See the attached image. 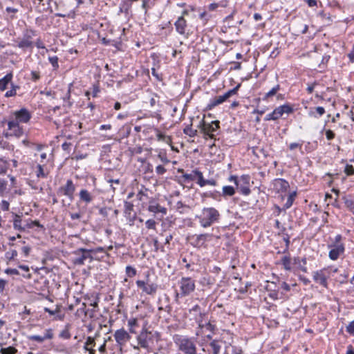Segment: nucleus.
<instances>
[{
  "label": "nucleus",
  "mask_w": 354,
  "mask_h": 354,
  "mask_svg": "<svg viewBox=\"0 0 354 354\" xmlns=\"http://www.w3.org/2000/svg\"><path fill=\"white\" fill-rule=\"evenodd\" d=\"M0 351L1 354H15L17 351L13 346H8L6 348H1Z\"/></svg>",
  "instance_id": "nucleus-37"
},
{
  "label": "nucleus",
  "mask_w": 354,
  "mask_h": 354,
  "mask_svg": "<svg viewBox=\"0 0 354 354\" xmlns=\"http://www.w3.org/2000/svg\"><path fill=\"white\" fill-rule=\"evenodd\" d=\"M198 326L201 328H205L207 330L212 331V332L214 331L215 329V326L213 324H212L210 322H207L205 324H203L201 322H198Z\"/></svg>",
  "instance_id": "nucleus-43"
},
{
  "label": "nucleus",
  "mask_w": 354,
  "mask_h": 354,
  "mask_svg": "<svg viewBox=\"0 0 354 354\" xmlns=\"http://www.w3.org/2000/svg\"><path fill=\"white\" fill-rule=\"evenodd\" d=\"M48 60L50 63L52 64L54 69H57L59 68L58 57L57 56L50 57L48 58Z\"/></svg>",
  "instance_id": "nucleus-45"
},
{
  "label": "nucleus",
  "mask_w": 354,
  "mask_h": 354,
  "mask_svg": "<svg viewBox=\"0 0 354 354\" xmlns=\"http://www.w3.org/2000/svg\"><path fill=\"white\" fill-rule=\"evenodd\" d=\"M192 125L190 126H187L184 130H183V132L184 133H185L186 135L189 136V137H194L197 135V130L196 129H193L191 127Z\"/></svg>",
  "instance_id": "nucleus-34"
},
{
  "label": "nucleus",
  "mask_w": 354,
  "mask_h": 354,
  "mask_svg": "<svg viewBox=\"0 0 354 354\" xmlns=\"http://www.w3.org/2000/svg\"><path fill=\"white\" fill-rule=\"evenodd\" d=\"M344 172L348 176L354 175V167L351 165H346L345 166Z\"/></svg>",
  "instance_id": "nucleus-48"
},
{
  "label": "nucleus",
  "mask_w": 354,
  "mask_h": 354,
  "mask_svg": "<svg viewBox=\"0 0 354 354\" xmlns=\"http://www.w3.org/2000/svg\"><path fill=\"white\" fill-rule=\"evenodd\" d=\"M158 102V96L155 93H151L149 97V103L151 107L154 106Z\"/></svg>",
  "instance_id": "nucleus-41"
},
{
  "label": "nucleus",
  "mask_w": 354,
  "mask_h": 354,
  "mask_svg": "<svg viewBox=\"0 0 354 354\" xmlns=\"http://www.w3.org/2000/svg\"><path fill=\"white\" fill-rule=\"evenodd\" d=\"M326 136L328 140H330L335 138V133L330 129H328L326 131Z\"/></svg>",
  "instance_id": "nucleus-56"
},
{
  "label": "nucleus",
  "mask_w": 354,
  "mask_h": 354,
  "mask_svg": "<svg viewBox=\"0 0 354 354\" xmlns=\"http://www.w3.org/2000/svg\"><path fill=\"white\" fill-rule=\"evenodd\" d=\"M44 310H45V312L48 313L50 315H55V314L59 313V309L58 308H57L55 310H53L48 308H44Z\"/></svg>",
  "instance_id": "nucleus-60"
},
{
  "label": "nucleus",
  "mask_w": 354,
  "mask_h": 354,
  "mask_svg": "<svg viewBox=\"0 0 354 354\" xmlns=\"http://www.w3.org/2000/svg\"><path fill=\"white\" fill-rule=\"evenodd\" d=\"M79 252L82 253L81 256L75 259L73 261L74 263L77 265H83L87 259H90L91 260L93 259L90 254L91 250H89L80 248L75 252L77 254Z\"/></svg>",
  "instance_id": "nucleus-17"
},
{
  "label": "nucleus",
  "mask_w": 354,
  "mask_h": 354,
  "mask_svg": "<svg viewBox=\"0 0 354 354\" xmlns=\"http://www.w3.org/2000/svg\"><path fill=\"white\" fill-rule=\"evenodd\" d=\"M180 291L176 292V297H183L189 295L195 289V282L190 277H183L178 282Z\"/></svg>",
  "instance_id": "nucleus-4"
},
{
  "label": "nucleus",
  "mask_w": 354,
  "mask_h": 354,
  "mask_svg": "<svg viewBox=\"0 0 354 354\" xmlns=\"http://www.w3.org/2000/svg\"><path fill=\"white\" fill-rule=\"evenodd\" d=\"M70 216L72 220H77L82 217V214L80 213H71Z\"/></svg>",
  "instance_id": "nucleus-61"
},
{
  "label": "nucleus",
  "mask_w": 354,
  "mask_h": 354,
  "mask_svg": "<svg viewBox=\"0 0 354 354\" xmlns=\"http://www.w3.org/2000/svg\"><path fill=\"white\" fill-rule=\"evenodd\" d=\"M330 277V272L328 268H323L313 273V280L322 286L328 288V279Z\"/></svg>",
  "instance_id": "nucleus-7"
},
{
  "label": "nucleus",
  "mask_w": 354,
  "mask_h": 354,
  "mask_svg": "<svg viewBox=\"0 0 354 354\" xmlns=\"http://www.w3.org/2000/svg\"><path fill=\"white\" fill-rule=\"evenodd\" d=\"M21 219L20 216H16V218H15L14 223H13L15 229H17V230L22 229V227H21Z\"/></svg>",
  "instance_id": "nucleus-49"
},
{
  "label": "nucleus",
  "mask_w": 354,
  "mask_h": 354,
  "mask_svg": "<svg viewBox=\"0 0 354 354\" xmlns=\"http://www.w3.org/2000/svg\"><path fill=\"white\" fill-rule=\"evenodd\" d=\"M79 195L80 200L86 203H89L93 201V196L86 189L80 190Z\"/></svg>",
  "instance_id": "nucleus-22"
},
{
  "label": "nucleus",
  "mask_w": 354,
  "mask_h": 354,
  "mask_svg": "<svg viewBox=\"0 0 354 354\" xmlns=\"http://www.w3.org/2000/svg\"><path fill=\"white\" fill-rule=\"evenodd\" d=\"M346 331L350 334L354 333V320L351 322L346 326Z\"/></svg>",
  "instance_id": "nucleus-54"
},
{
  "label": "nucleus",
  "mask_w": 354,
  "mask_h": 354,
  "mask_svg": "<svg viewBox=\"0 0 354 354\" xmlns=\"http://www.w3.org/2000/svg\"><path fill=\"white\" fill-rule=\"evenodd\" d=\"M17 256V252L16 250H12L10 251V252H8L6 253V257L10 260L14 259Z\"/></svg>",
  "instance_id": "nucleus-52"
},
{
  "label": "nucleus",
  "mask_w": 354,
  "mask_h": 354,
  "mask_svg": "<svg viewBox=\"0 0 354 354\" xmlns=\"http://www.w3.org/2000/svg\"><path fill=\"white\" fill-rule=\"evenodd\" d=\"M280 90L279 84H277L270 91L266 93L263 100H268L269 97L275 95Z\"/></svg>",
  "instance_id": "nucleus-30"
},
{
  "label": "nucleus",
  "mask_w": 354,
  "mask_h": 354,
  "mask_svg": "<svg viewBox=\"0 0 354 354\" xmlns=\"http://www.w3.org/2000/svg\"><path fill=\"white\" fill-rule=\"evenodd\" d=\"M228 349H231L232 354H243V351L240 347L230 345L226 347V351H227Z\"/></svg>",
  "instance_id": "nucleus-42"
},
{
  "label": "nucleus",
  "mask_w": 354,
  "mask_h": 354,
  "mask_svg": "<svg viewBox=\"0 0 354 354\" xmlns=\"http://www.w3.org/2000/svg\"><path fill=\"white\" fill-rule=\"evenodd\" d=\"M273 189L277 193L286 192L289 188V183L287 180L282 178H277L273 183Z\"/></svg>",
  "instance_id": "nucleus-14"
},
{
  "label": "nucleus",
  "mask_w": 354,
  "mask_h": 354,
  "mask_svg": "<svg viewBox=\"0 0 354 354\" xmlns=\"http://www.w3.org/2000/svg\"><path fill=\"white\" fill-rule=\"evenodd\" d=\"M156 172L158 175H162L163 174H165L166 172V169L162 165H158L156 168Z\"/></svg>",
  "instance_id": "nucleus-55"
},
{
  "label": "nucleus",
  "mask_w": 354,
  "mask_h": 354,
  "mask_svg": "<svg viewBox=\"0 0 354 354\" xmlns=\"http://www.w3.org/2000/svg\"><path fill=\"white\" fill-rule=\"evenodd\" d=\"M220 213L214 207H204L197 216L199 223L203 227H208L220 219Z\"/></svg>",
  "instance_id": "nucleus-2"
},
{
  "label": "nucleus",
  "mask_w": 354,
  "mask_h": 354,
  "mask_svg": "<svg viewBox=\"0 0 354 354\" xmlns=\"http://www.w3.org/2000/svg\"><path fill=\"white\" fill-rule=\"evenodd\" d=\"M35 35V32L32 30L27 31L22 39L18 43V46L21 48H32V37Z\"/></svg>",
  "instance_id": "nucleus-13"
},
{
  "label": "nucleus",
  "mask_w": 354,
  "mask_h": 354,
  "mask_svg": "<svg viewBox=\"0 0 354 354\" xmlns=\"http://www.w3.org/2000/svg\"><path fill=\"white\" fill-rule=\"evenodd\" d=\"M53 337V333L52 329H46L43 335H33L28 337V339L35 341L39 343H42L46 339H51Z\"/></svg>",
  "instance_id": "nucleus-15"
},
{
  "label": "nucleus",
  "mask_w": 354,
  "mask_h": 354,
  "mask_svg": "<svg viewBox=\"0 0 354 354\" xmlns=\"http://www.w3.org/2000/svg\"><path fill=\"white\" fill-rule=\"evenodd\" d=\"M207 236L208 235L207 234H202L197 235L195 239V245H196V246L203 245L205 243V242L206 241Z\"/></svg>",
  "instance_id": "nucleus-26"
},
{
  "label": "nucleus",
  "mask_w": 354,
  "mask_h": 354,
  "mask_svg": "<svg viewBox=\"0 0 354 354\" xmlns=\"http://www.w3.org/2000/svg\"><path fill=\"white\" fill-rule=\"evenodd\" d=\"M6 124L8 126L7 131L3 133L6 138L10 136L19 138L23 136L24 129L17 121L11 119L7 122L6 120H3L0 122V128H3Z\"/></svg>",
  "instance_id": "nucleus-3"
},
{
  "label": "nucleus",
  "mask_w": 354,
  "mask_h": 354,
  "mask_svg": "<svg viewBox=\"0 0 354 354\" xmlns=\"http://www.w3.org/2000/svg\"><path fill=\"white\" fill-rule=\"evenodd\" d=\"M11 85V89L8 91L5 94V96L7 97L15 96L17 94V90L19 88L18 86H15L12 84Z\"/></svg>",
  "instance_id": "nucleus-40"
},
{
  "label": "nucleus",
  "mask_w": 354,
  "mask_h": 354,
  "mask_svg": "<svg viewBox=\"0 0 354 354\" xmlns=\"http://www.w3.org/2000/svg\"><path fill=\"white\" fill-rule=\"evenodd\" d=\"M136 285L142 290V292L147 295H154L158 289V285L154 283H149L148 278L146 281L138 280L136 281Z\"/></svg>",
  "instance_id": "nucleus-10"
},
{
  "label": "nucleus",
  "mask_w": 354,
  "mask_h": 354,
  "mask_svg": "<svg viewBox=\"0 0 354 354\" xmlns=\"http://www.w3.org/2000/svg\"><path fill=\"white\" fill-rule=\"evenodd\" d=\"M193 173L196 176V179L197 178V184L201 187H205V185L216 186L217 184L216 180L214 178L205 180L203 173L198 169L193 170Z\"/></svg>",
  "instance_id": "nucleus-11"
},
{
  "label": "nucleus",
  "mask_w": 354,
  "mask_h": 354,
  "mask_svg": "<svg viewBox=\"0 0 354 354\" xmlns=\"http://www.w3.org/2000/svg\"><path fill=\"white\" fill-rule=\"evenodd\" d=\"M174 26L176 28V30L180 35H185V30L187 28V21L183 18V16H180L178 18L176 21L174 23Z\"/></svg>",
  "instance_id": "nucleus-20"
},
{
  "label": "nucleus",
  "mask_w": 354,
  "mask_h": 354,
  "mask_svg": "<svg viewBox=\"0 0 354 354\" xmlns=\"http://www.w3.org/2000/svg\"><path fill=\"white\" fill-rule=\"evenodd\" d=\"M95 339L93 337H88L86 338V341L84 344V349H90V348H93V346H95Z\"/></svg>",
  "instance_id": "nucleus-36"
},
{
  "label": "nucleus",
  "mask_w": 354,
  "mask_h": 354,
  "mask_svg": "<svg viewBox=\"0 0 354 354\" xmlns=\"http://www.w3.org/2000/svg\"><path fill=\"white\" fill-rule=\"evenodd\" d=\"M249 181L250 177L248 176H242L241 180L239 181V185L237 187V188L239 189L240 192L245 196H247L250 193V189L248 187Z\"/></svg>",
  "instance_id": "nucleus-18"
},
{
  "label": "nucleus",
  "mask_w": 354,
  "mask_h": 354,
  "mask_svg": "<svg viewBox=\"0 0 354 354\" xmlns=\"http://www.w3.org/2000/svg\"><path fill=\"white\" fill-rule=\"evenodd\" d=\"M7 183L5 180L0 178V189L4 191L6 189Z\"/></svg>",
  "instance_id": "nucleus-63"
},
{
  "label": "nucleus",
  "mask_w": 354,
  "mask_h": 354,
  "mask_svg": "<svg viewBox=\"0 0 354 354\" xmlns=\"http://www.w3.org/2000/svg\"><path fill=\"white\" fill-rule=\"evenodd\" d=\"M178 349L185 354H196V346L192 338L183 337L178 339Z\"/></svg>",
  "instance_id": "nucleus-5"
},
{
  "label": "nucleus",
  "mask_w": 354,
  "mask_h": 354,
  "mask_svg": "<svg viewBox=\"0 0 354 354\" xmlns=\"http://www.w3.org/2000/svg\"><path fill=\"white\" fill-rule=\"evenodd\" d=\"M128 325L130 326L129 331L131 333H136L133 328L138 326V320L135 318H132L128 320Z\"/></svg>",
  "instance_id": "nucleus-38"
},
{
  "label": "nucleus",
  "mask_w": 354,
  "mask_h": 354,
  "mask_svg": "<svg viewBox=\"0 0 354 354\" xmlns=\"http://www.w3.org/2000/svg\"><path fill=\"white\" fill-rule=\"evenodd\" d=\"M293 201H294V200H292L291 198L288 197L287 201H286V203L284 204V207L286 209L290 208L292 206Z\"/></svg>",
  "instance_id": "nucleus-59"
},
{
  "label": "nucleus",
  "mask_w": 354,
  "mask_h": 354,
  "mask_svg": "<svg viewBox=\"0 0 354 354\" xmlns=\"http://www.w3.org/2000/svg\"><path fill=\"white\" fill-rule=\"evenodd\" d=\"M345 205L347 208L354 214V201L352 200H346Z\"/></svg>",
  "instance_id": "nucleus-51"
},
{
  "label": "nucleus",
  "mask_w": 354,
  "mask_h": 354,
  "mask_svg": "<svg viewBox=\"0 0 354 354\" xmlns=\"http://www.w3.org/2000/svg\"><path fill=\"white\" fill-rule=\"evenodd\" d=\"M37 171V176L38 178H46V175L44 171V169L41 165H38Z\"/></svg>",
  "instance_id": "nucleus-50"
},
{
  "label": "nucleus",
  "mask_w": 354,
  "mask_h": 354,
  "mask_svg": "<svg viewBox=\"0 0 354 354\" xmlns=\"http://www.w3.org/2000/svg\"><path fill=\"white\" fill-rule=\"evenodd\" d=\"M295 263L298 265V268L302 272H307L308 270H307V268L306 267V258H303V259L295 258Z\"/></svg>",
  "instance_id": "nucleus-25"
},
{
  "label": "nucleus",
  "mask_w": 354,
  "mask_h": 354,
  "mask_svg": "<svg viewBox=\"0 0 354 354\" xmlns=\"http://www.w3.org/2000/svg\"><path fill=\"white\" fill-rule=\"evenodd\" d=\"M145 225L148 229L156 230V222L153 219H149L145 222Z\"/></svg>",
  "instance_id": "nucleus-46"
},
{
  "label": "nucleus",
  "mask_w": 354,
  "mask_h": 354,
  "mask_svg": "<svg viewBox=\"0 0 354 354\" xmlns=\"http://www.w3.org/2000/svg\"><path fill=\"white\" fill-rule=\"evenodd\" d=\"M277 111H278L279 113L281 115V116L283 115V113L290 114L293 112L292 107L289 104H283L281 106H279L275 109Z\"/></svg>",
  "instance_id": "nucleus-24"
},
{
  "label": "nucleus",
  "mask_w": 354,
  "mask_h": 354,
  "mask_svg": "<svg viewBox=\"0 0 354 354\" xmlns=\"http://www.w3.org/2000/svg\"><path fill=\"white\" fill-rule=\"evenodd\" d=\"M69 330H70V325H69V324H67V325L65 326L64 329V330H62L60 332V333H59V337L63 338V339H70L71 335V333H70Z\"/></svg>",
  "instance_id": "nucleus-27"
},
{
  "label": "nucleus",
  "mask_w": 354,
  "mask_h": 354,
  "mask_svg": "<svg viewBox=\"0 0 354 354\" xmlns=\"http://www.w3.org/2000/svg\"><path fill=\"white\" fill-rule=\"evenodd\" d=\"M30 118V113L26 109H21L15 113V118L12 120L17 121L18 123H26L29 121Z\"/></svg>",
  "instance_id": "nucleus-16"
},
{
  "label": "nucleus",
  "mask_w": 354,
  "mask_h": 354,
  "mask_svg": "<svg viewBox=\"0 0 354 354\" xmlns=\"http://www.w3.org/2000/svg\"><path fill=\"white\" fill-rule=\"evenodd\" d=\"M281 115L279 113L278 111H277L275 109L274 110L268 114L266 118H265V120H278L279 118H281Z\"/></svg>",
  "instance_id": "nucleus-29"
},
{
  "label": "nucleus",
  "mask_w": 354,
  "mask_h": 354,
  "mask_svg": "<svg viewBox=\"0 0 354 354\" xmlns=\"http://www.w3.org/2000/svg\"><path fill=\"white\" fill-rule=\"evenodd\" d=\"M71 84L69 85V88L67 91V93L65 96L62 97V100L64 101V106L70 107L72 105V103L70 102V97H71Z\"/></svg>",
  "instance_id": "nucleus-28"
},
{
  "label": "nucleus",
  "mask_w": 354,
  "mask_h": 354,
  "mask_svg": "<svg viewBox=\"0 0 354 354\" xmlns=\"http://www.w3.org/2000/svg\"><path fill=\"white\" fill-rule=\"evenodd\" d=\"M158 158L161 160L162 162L164 164H167L169 162V160L167 158L165 154H162V153H160L158 155Z\"/></svg>",
  "instance_id": "nucleus-53"
},
{
  "label": "nucleus",
  "mask_w": 354,
  "mask_h": 354,
  "mask_svg": "<svg viewBox=\"0 0 354 354\" xmlns=\"http://www.w3.org/2000/svg\"><path fill=\"white\" fill-rule=\"evenodd\" d=\"M198 128L205 136H208L210 138L214 139L215 136L214 132L219 128V122L216 120L209 124L203 120L201 121Z\"/></svg>",
  "instance_id": "nucleus-8"
},
{
  "label": "nucleus",
  "mask_w": 354,
  "mask_h": 354,
  "mask_svg": "<svg viewBox=\"0 0 354 354\" xmlns=\"http://www.w3.org/2000/svg\"><path fill=\"white\" fill-rule=\"evenodd\" d=\"M113 336L117 344L120 346L124 345L125 343L131 338L129 334L123 328L117 330Z\"/></svg>",
  "instance_id": "nucleus-12"
},
{
  "label": "nucleus",
  "mask_w": 354,
  "mask_h": 354,
  "mask_svg": "<svg viewBox=\"0 0 354 354\" xmlns=\"http://www.w3.org/2000/svg\"><path fill=\"white\" fill-rule=\"evenodd\" d=\"M99 92H100V88H99L98 84H94L93 86V91H92L93 97H97Z\"/></svg>",
  "instance_id": "nucleus-58"
},
{
  "label": "nucleus",
  "mask_w": 354,
  "mask_h": 354,
  "mask_svg": "<svg viewBox=\"0 0 354 354\" xmlns=\"http://www.w3.org/2000/svg\"><path fill=\"white\" fill-rule=\"evenodd\" d=\"M178 172L183 173L182 178L184 179L185 181L196 180V176L193 172L192 174L184 173L183 169H178Z\"/></svg>",
  "instance_id": "nucleus-33"
},
{
  "label": "nucleus",
  "mask_w": 354,
  "mask_h": 354,
  "mask_svg": "<svg viewBox=\"0 0 354 354\" xmlns=\"http://www.w3.org/2000/svg\"><path fill=\"white\" fill-rule=\"evenodd\" d=\"M160 339V334L157 331H150L143 328L140 333L136 337L138 345L133 346L135 350H140V348L149 350L151 346L154 342H158Z\"/></svg>",
  "instance_id": "nucleus-1"
},
{
  "label": "nucleus",
  "mask_w": 354,
  "mask_h": 354,
  "mask_svg": "<svg viewBox=\"0 0 354 354\" xmlns=\"http://www.w3.org/2000/svg\"><path fill=\"white\" fill-rule=\"evenodd\" d=\"M12 79V73H8L2 79L0 80V90L3 91L7 88L9 83L11 82Z\"/></svg>",
  "instance_id": "nucleus-23"
},
{
  "label": "nucleus",
  "mask_w": 354,
  "mask_h": 354,
  "mask_svg": "<svg viewBox=\"0 0 354 354\" xmlns=\"http://www.w3.org/2000/svg\"><path fill=\"white\" fill-rule=\"evenodd\" d=\"M31 77L34 81L38 80L40 77L39 73H37L36 71L31 72Z\"/></svg>",
  "instance_id": "nucleus-64"
},
{
  "label": "nucleus",
  "mask_w": 354,
  "mask_h": 354,
  "mask_svg": "<svg viewBox=\"0 0 354 354\" xmlns=\"http://www.w3.org/2000/svg\"><path fill=\"white\" fill-rule=\"evenodd\" d=\"M235 194V191L232 186H224L223 187V195L232 196Z\"/></svg>",
  "instance_id": "nucleus-32"
},
{
  "label": "nucleus",
  "mask_w": 354,
  "mask_h": 354,
  "mask_svg": "<svg viewBox=\"0 0 354 354\" xmlns=\"http://www.w3.org/2000/svg\"><path fill=\"white\" fill-rule=\"evenodd\" d=\"M148 210L155 214L161 213L162 216L166 215L167 213V208L160 206L158 203L156 202L149 203V205L148 206Z\"/></svg>",
  "instance_id": "nucleus-21"
},
{
  "label": "nucleus",
  "mask_w": 354,
  "mask_h": 354,
  "mask_svg": "<svg viewBox=\"0 0 354 354\" xmlns=\"http://www.w3.org/2000/svg\"><path fill=\"white\" fill-rule=\"evenodd\" d=\"M126 273L129 277H133L136 274V270L135 268H132L131 266H129L126 268Z\"/></svg>",
  "instance_id": "nucleus-47"
},
{
  "label": "nucleus",
  "mask_w": 354,
  "mask_h": 354,
  "mask_svg": "<svg viewBox=\"0 0 354 354\" xmlns=\"http://www.w3.org/2000/svg\"><path fill=\"white\" fill-rule=\"evenodd\" d=\"M157 139L159 141H164V142H169L171 141V139L169 137L162 134L161 132L158 131L157 135Z\"/></svg>",
  "instance_id": "nucleus-44"
},
{
  "label": "nucleus",
  "mask_w": 354,
  "mask_h": 354,
  "mask_svg": "<svg viewBox=\"0 0 354 354\" xmlns=\"http://www.w3.org/2000/svg\"><path fill=\"white\" fill-rule=\"evenodd\" d=\"M240 85H237L235 88L228 91L223 95L216 96L214 98L212 99L209 104L207 105V108L209 109H212V108L222 104L225 101H226L230 97L233 95H235L239 88Z\"/></svg>",
  "instance_id": "nucleus-9"
},
{
  "label": "nucleus",
  "mask_w": 354,
  "mask_h": 354,
  "mask_svg": "<svg viewBox=\"0 0 354 354\" xmlns=\"http://www.w3.org/2000/svg\"><path fill=\"white\" fill-rule=\"evenodd\" d=\"M282 265L285 270H291V260L290 258L288 256H285L281 259Z\"/></svg>",
  "instance_id": "nucleus-31"
},
{
  "label": "nucleus",
  "mask_w": 354,
  "mask_h": 354,
  "mask_svg": "<svg viewBox=\"0 0 354 354\" xmlns=\"http://www.w3.org/2000/svg\"><path fill=\"white\" fill-rule=\"evenodd\" d=\"M211 348L213 350V354H218L221 349V346L218 344V342L216 340H213L209 344Z\"/></svg>",
  "instance_id": "nucleus-35"
},
{
  "label": "nucleus",
  "mask_w": 354,
  "mask_h": 354,
  "mask_svg": "<svg viewBox=\"0 0 354 354\" xmlns=\"http://www.w3.org/2000/svg\"><path fill=\"white\" fill-rule=\"evenodd\" d=\"M315 110L318 115L320 116L325 113V109L322 106H317L315 108Z\"/></svg>",
  "instance_id": "nucleus-62"
},
{
  "label": "nucleus",
  "mask_w": 354,
  "mask_h": 354,
  "mask_svg": "<svg viewBox=\"0 0 354 354\" xmlns=\"http://www.w3.org/2000/svg\"><path fill=\"white\" fill-rule=\"evenodd\" d=\"M133 209V205L131 202H124V214L126 215H130Z\"/></svg>",
  "instance_id": "nucleus-39"
},
{
  "label": "nucleus",
  "mask_w": 354,
  "mask_h": 354,
  "mask_svg": "<svg viewBox=\"0 0 354 354\" xmlns=\"http://www.w3.org/2000/svg\"><path fill=\"white\" fill-rule=\"evenodd\" d=\"M75 185H74L72 180H67L65 185L59 187L57 190V194L59 196H64L68 200L69 203L72 202L74 199V193L75 192ZM70 203H68L69 205Z\"/></svg>",
  "instance_id": "nucleus-6"
},
{
  "label": "nucleus",
  "mask_w": 354,
  "mask_h": 354,
  "mask_svg": "<svg viewBox=\"0 0 354 354\" xmlns=\"http://www.w3.org/2000/svg\"><path fill=\"white\" fill-rule=\"evenodd\" d=\"M5 272L8 274H16V275L19 274V271L17 269H13V268H7L5 270Z\"/></svg>",
  "instance_id": "nucleus-57"
},
{
  "label": "nucleus",
  "mask_w": 354,
  "mask_h": 354,
  "mask_svg": "<svg viewBox=\"0 0 354 354\" xmlns=\"http://www.w3.org/2000/svg\"><path fill=\"white\" fill-rule=\"evenodd\" d=\"M344 251V248L342 244H337L335 245L333 248H332L329 252V258L331 260H337L339 255L342 254Z\"/></svg>",
  "instance_id": "nucleus-19"
}]
</instances>
